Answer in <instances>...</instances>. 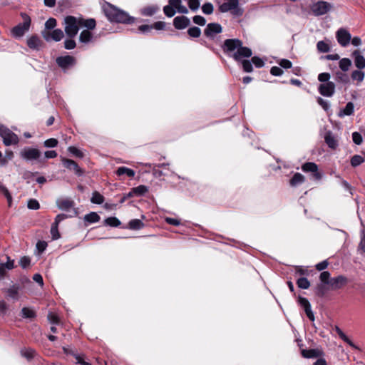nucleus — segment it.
I'll list each match as a JSON object with an SVG mask.
<instances>
[{
  "instance_id": "obj_1",
  "label": "nucleus",
  "mask_w": 365,
  "mask_h": 365,
  "mask_svg": "<svg viewBox=\"0 0 365 365\" xmlns=\"http://www.w3.org/2000/svg\"><path fill=\"white\" fill-rule=\"evenodd\" d=\"M64 31L69 38L75 37L80 28L85 27L88 29H94L96 23L94 19H85L82 17L67 16L64 18Z\"/></svg>"
},
{
  "instance_id": "obj_2",
  "label": "nucleus",
  "mask_w": 365,
  "mask_h": 365,
  "mask_svg": "<svg viewBox=\"0 0 365 365\" xmlns=\"http://www.w3.org/2000/svg\"><path fill=\"white\" fill-rule=\"evenodd\" d=\"M225 48L227 51H237L233 54V58L236 61H240L242 58L250 57L252 52L250 48L242 46V42L238 39H227L224 42Z\"/></svg>"
},
{
  "instance_id": "obj_3",
  "label": "nucleus",
  "mask_w": 365,
  "mask_h": 365,
  "mask_svg": "<svg viewBox=\"0 0 365 365\" xmlns=\"http://www.w3.org/2000/svg\"><path fill=\"white\" fill-rule=\"evenodd\" d=\"M104 12L110 21H116L124 24H130L133 21V19L129 16L127 13L117 9L111 4H108L104 9Z\"/></svg>"
},
{
  "instance_id": "obj_4",
  "label": "nucleus",
  "mask_w": 365,
  "mask_h": 365,
  "mask_svg": "<svg viewBox=\"0 0 365 365\" xmlns=\"http://www.w3.org/2000/svg\"><path fill=\"white\" fill-rule=\"evenodd\" d=\"M240 0H225V1L219 6L220 12H231L235 16H242L243 9L239 6Z\"/></svg>"
},
{
  "instance_id": "obj_5",
  "label": "nucleus",
  "mask_w": 365,
  "mask_h": 365,
  "mask_svg": "<svg viewBox=\"0 0 365 365\" xmlns=\"http://www.w3.org/2000/svg\"><path fill=\"white\" fill-rule=\"evenodd\" d=\"M302 170L304 173H311L312 178L314 180H320L322 178V173L318 169V165L312 162H307L302 165Z\"/></svg>"
},
{
  "instance_id": "obj_6",
  "label": "nucleus",
  "mask_w": 365,
  "mask_h": 365,
  "mask_svg": "<svg viewBox=\"0 0 365 365\" xmlns=\"http://www.w3.org/2000/svg\"><path fill=\"white\" fill-rule=\"evenodd\" d=\"M22 17L24 19V23L16 26L12 29V34L14 36H22L24 34V33L27 31L29 29L31 24L30 17L26 14H22Z\"/></svg>"
},
{
  "instance_id": "obj_7",
  "label": "nucleus",
  "mask_w": 365,
  "mask_h": 365,
  "mask_svg": "<svg viewBox=\"0 0 365 365\" xmlns=\"http://www.w3.org/2000/svg\"><path fill=\"white\" fill-rule=\"evenodd\" d=\"M332 8L331 4L320 1L315 4H314L312 6V11L316 16H322L328 13L330 9Z\"/></svg>"
},
{
  "instance_id": "obj_8",
  "label": "nucleus",
  "mask_w": 365,
  "mask_h": 365,
  "mask_svg": "<svg viewBox=\"0 0 365 365\" xmlns=\"http://www.w3.org/2000/svg\"><path fill=\"white\" fill-rule=\"evenodd\" d=\"M61 161L66 168L69 170H73L77 176L80 177L84 175V170L80 168L78 163L73 160L62 158Z\"/></svg>"
},
{
  "instance_id": "obj_9",
  "label": "nucleus",
  "mask_w": 365,
  "mask_h": 365,
  "mask_svg": "<svg viewBox=\"0 0 365 365\" xmlns=\"http://www.w3.org/2000/svg\"><path fill=\"white\" fill-rule=\"evenodd\" d=\"M41 152L37 148H25L21 151V157L26 160H37L41 156Z\"/></svg>"
},
{
  "instance_id": "obj_10",
  "label": "nucleus",
  "mask_w": 365,
  "mask_h": 365,
  "mask_svg": "<svg viewBox=\"0 0 365 365\" xmlns=\"http://www.w3.org/2000/svg\"><path fill=\"white\" fill-rule=\"evenodd\" d=\"M68 215L66 214H58L56 215L53 223L51 225V234L53 240H58L61 235L58 232V225L63 220L66 219Z\"/></svg>"
},
{
  "instance_id": "obj_11",
  "label": "nucleus",
  "mask_w": 365,
  "mask_h": 365,
  "mask_svg": "<svg viewBox=\"0 0 365 365\" xmlns=\"http://www.w3.org/2000/svg\"><path fill=\"white\" fill-rule=\"evenodd\" d=\"M349 282L348 278L344 275H339L330 279L329 285L333 290L341 289Z\"/></svg>"
},
{
  "instance_id": "obj_12",
  "label": "nucleus",
  "mask_w": 365,
  "mask_h": 365,
  "mask_svg": "<svg viewBox=\"0 0 365 365\" xmlns=\"http://www.w3.org/2000/svg\"><path fill=\"white\" fill-rule=\"evenodd\" d=\"M339 43L342 46H346L351 38L350 33L345 29H339L336 34Z\"/></svg>"
},
{
  "instance_id": "obj_13",
  "label": "nucleus",
  "mask_w": 365,
  "mask_h": 365,
  "mask_svg": "<svg viewBox=\"0 0 365 365\" xmlns=\"http://www.w3.org/2000/svg\"><path fill=\"white\" fill-rule=\"evenodd\" d=\"M42 36L46 41L53 40L55 41H59L64 36L63 32L61 29H55L52 31H43Z\"/></svg>"
},
{
  "instance_id": "obj_14",
  "label": "nucleus",
  "mask_w": 365,
  "mask_h": 365,
  "mask_svg": "<svg viewBox=\"0 0 365 365\" xmlns=\"http://www.w3.org/2000/svg\"><path fill=\"white\" fill-rule=\"evenodd\" d=\"M222 28L220 24L217 23H210L207 25V27L204 30L205 35L208 38H214L217 34L221 33Z\"/></svg>"
},
{
  "instance_id": "obj_15",
  "label": "nucleus",
  "mask_w": 365,
  "mask_h": 365,
  "mask_svg": "<svg viewBox=\"0 0 365 365\" xmlns=\"http://www.w3.org/2000/svg\"><path fill=\"white\" fill-rule=\"evenodd\" d=\"M319 92L326 97H331L335 92V84L333 82L322 83L319 86Z\"/></svg>"
},
{
  "instance_id": "obj_16",
  "label": "nucleus",
  "mask_w": 365,
  "mask_h": 365,
  "mask_svg": "<svg viewBox=\"0 0 365 365\" xmlns=\"http://www.w3.org/2000/svg\"><path fill=\"white\" fill-rule=\"evenodd\" d=\"M190 24V19L185 16H176L173 19V25L177 29H184Z\"/></svg>"
},
{
  "instance_id": "obj_17",
  "label": "nucleus",
  "mask_w": 365,
  "mask_h": 365,
  "mask_svg": "<svg viewBox=\"0 0 365 365\" xmlns=\"http://www.w3.org/2000/svg\"><path fill=\"white\" fill-rule=\"evenodd\" d=\"M74 62L75 58L71 56H61L56 58L57 64L63 69H66L69 66L73 65Z\"/></svg>"
},
{
  "instance_id": "obj_18",
  "label": "nucleus",
  "mask_w": 365,
  "mask_h": 365,
  "mask_svg": "<svg viewBox=\"0 0 365 365\" xmlns=\"http://www.w3.org/2000/svg\"><path fill=\"white\" fill-rule=\"evenodd\" d=\"M335 331L339 335V338L344 342H346L347 344H349L351 348L358 351H361V349L358 346H356L339 327L336 326L335 327Z\"/></svg>"
},
{
  "instance_id": "obj_19",
  "label": "nucleus",
  "mask_w": 365,
  "mask_h": 365,
  "mask_svg": "<svg viewBox=\"0 0 365 365\" xmlns=\"http://www.w3.org/2000/svg\"><path fill=\"white\" fill-rule=\"evenodd\" d=\"M20 285L18 284H14L11 286L9 288L5 290L6 296L12 299L18 300L19 299V291L20 289Z\"/></svg>"
},
{
  "instance_id": "obj_20",
  "label": "nucleus",
  "mask_w": 365,
  "mask_h": 365,
  "mask_svg": "<svg viewBox=\"0 0 365 365\" xmlns=\"http://www.w3.org/2000/svg\"><path fill=\"white\" fill-rule=\"evenodd\" d=\"M168 3L172 7L180 14H187L188 9L186 6L182 4L181 0H169Z\"/></svg>"
},
{
  "instance_id": "obj_21",
  "label": "nucleus",
  "mask_w": 365,
  "mask_h": 365,
  "mask_svg": "<svg viewBox=\"0 0 365 365\" xmlns=\"http://www.w3.org/2000/svg\"><path fill=\"white\" fill-rule=\"evenodd\" d=\"M352 56L354 57L355 66L358 68L362 69L365 68V58L362 55H361L359 51H354L352 53Z\"/></svg>"
},
{
  "instance_id": "obj_22",
  "label": "nucleus",
  "mask_w": 365,
  "mask_h": 365,
  "mask_svg": "<svg viewBox=\"0 0 365 365\" xmlns=\"http://www.w3.org/2000/svg\"><path fill=\"white\" fill-rule=\"evenodd\" d=\"M91 29H86L83 30L79 35V41L83 43H88L93 39V34L90 31Z\"/></svg>"
},
{
  "instance_id": "obj_23",
  "label": "nucleus",
  "mask_w": 365,
  "mask_h": 365,
  "mask_svg": "<svg viewBox=\"0 0 365 365\" xmlns=\"http://www.w3.org/2000/svg\"><path fill=\"white\" fill-rule=\"evenodd\" d=\"M328 287H327V284L319 283L314 287L315 294L320 298L324 297L326 295Z\"/></svg>"
},
{
  "instance_id": "obj_24",
  "label": "nucleus",
  "mask_w": 365,
  "mask_h": 365,
  "mask_svg": "<svg viewBox=\"0 0 365 365\" xmlns=\"http://www.w3.org/2000/svg\"><path fill=\"white\" fill-rule=\"evenodd\" d=\"M58 207L61 210H68L74 206V202L68 199H62L57 202Z\"/></svg>"
},
{
  "instance_id": "obj_25",
  "label": "nucleus",
  "mask_w": 365,
  "mask_h": 365,
  "mask_svg": "<svg viewBox=\"0 0 365 365\" xmlns=\"http://www.w3.org/2000/svg\"><path fill=\"white\" fill-rule=\"evenodd\" d=\"M115 173L118 176L126 175L129 178H133L135 174V173L133 170L126 168V167H119L117 169Z\"/></svg>"
},
{
  "instance_id": "obj_26",
  "label": "nucleus",
  "mask_w": 365,
  "mask_h": 365,
  "mask_svg": "<svg viewBox=\"0 0 365 365\" xmlns=\"http://www.w3.org/2000/svg\"><path fill=\"white\" fill-rule=\"evenodd\" d=\"M21 355L28 361H31L36 354V351L31 348H24L20 351Z\"/></svg>"
},
{
  "instance_id": "obj_27",
  "label": "nucleus",
  "mask_w": 365,
  "mask_h": 365,
  "mask_svg": "<svg viewBox=\"0 0 365 365\" xmlns=\"http://www.w3.org/2000/svg\"><path fill=\"white\" fill-rule=\"evenodd\" d=\"M304 181V176L299 173H296L290 179L289 183L292 186H297V185L303 183Z\"/></svg>"
},
{
  "instance_id": "obj_28",
  "label": "nucleus",
  "mask_w": 365,
  "mask_h": 365,
  "mask_svg": "<svg viewBox=\"0 0 365 365\" xmlns=\"http://www.w3.org/2000/svg\"><path fill=\"white\" fill-rule=\"evenodd\" d=\"M41 40L36 36H33L27 41V45L30 48L38 49L41 46Z\"/></svg>"
},
{
  "instance_id": "obj_29",
  "label": "nucleus",
  "mask_w": 365,
  "mask_h": 365,
  "mask_svg": "<svg viewBox=\"0 0 365 365\" xmlns=\"http://www.w3.org/2000/svg\"><path fill=\"white\" fill-rule=\"evenodd\" d=\"M144 223L139 219H133L128 222V228L133 230H138L144 227Z\"/></svg>"
},
{
  "instance_id": "obj_30",
  "label": "nucleus",
  "mask_w": 365,
  "mask_h": 365,
  "mask_svg": "<svg viewBox=\"0 0 365 365\" xmlns=\"http://www.w3.org/2000/svg\"><path fill=\"white\" fill-rule=\"evenodd\" d=\"M301 354L304 358L307 359L316 358L319 356V351L314 349H302Z\"/></svg>"
},
{
  "instance_id": "obj_31",
  "label": "nucleus",
  "mask_w": 365,
  "mask_h": 365,
  "mask_svg": "<svg viewBox=\"0 0 365 365\" xmlns=\"http://www.w3.org/2000/svg\"><path fill=\"white\" fill-rule=\"evenodd\" d=\"M354 103L351 102H349L345 108L341 110L339 113V117H343L344 115H351L354 113Z\"/></svg>"
},
{
  "instance_id": "obj_32",
  "label": "nucleus",
  "mask_w": 365,
  "mask_h": 365,
  "mask_svg": "<svg viewBox=\"0 0 365 365\" xmlns=\"http://www.w3.org/2000/svg\"><path fill=\"white\" fill-rule=\"evenodd\" d=\"M100 219V216L95 212H91L84 217V220L89 223L98 222Z\"/></svg>"
},
{
  "instance_id": "obj_33",
  "label": "nucleus",
  "mask_w": 365,
  "mask_h": 365,
  "mask_svg": "<svg viewBox=\"0 0 365 365\" xmlns=\"http://www.w3.org/2000/svg\"><path fill=\"white\" fill-rule=\"evenodd\" d=\"M104 225L117 227L121 225V222L116 217H109L104 220Z\"/></svg>"
},
{
  "instance_id": "obj_34",
  "label": "nucleus",
  "mask_w": 365,
  "mask_h": 365,
  "mask_svg": "<svg viewBox=\"0 0 365 365\" xmlns=\"http://www.w3.org/2000/svg\"><path fill=\"white\" fill-rule=\"evenodd\" d=\"M148 191V189L147 186L140 185L138 187H135L132 188V193H135V196H143Z\"/></svg>"
},
{
  "instance_id": "obj_35",
  "label": "nucleus",
  "mask_w": 365,
  "mask_h": 365,
  "mask_svg": "<svg viewBox=\"0 0 365 365\" xmlns=\"http://www.w3.org/2000/svg\"><path fill=\"white\" fill-rule=\"evenodd\" d=\"M68 151L75 158H83L84 157L83 152L75 146H69Z\"/></svg>"
},
{
  "instance_id": "obj_36",
  "label": "nucleus",
  "mask_w": 365,
  "mask_h": 365,
  "mask_svg": "<svg viewBox=\"0 0 365 365\" xmlns=\"http://www.w3.org/2000/svg\"><path fill=\"white\" fill-rule=\"evenodd\" d=\"M21 314L22 317L26 319H34L36 317L35 311L28 307L22 308Z\"/></svg>"
},
{
  "instance_id": "obj_37",
  "label": "nucleus",
  "mask_w": 365,
  "mask_h": 365,
  "mask_svg": "<svg viewBox=\"0 0 365 365\" xmlns=\"http://www.w3.org/2000/svg\"><path fill=\"white\" fill-rule=\"evenodd\" d=\"M0 192L5 196L8 201L9 206L10 207L11 205L12 202V196L11 193L9 192V190L6 187H5L1 182H0Z\"/></svg>"
},
{
  "instance_id": "obj_38",
  "label": "nucleus",
  "mask_w": 365,
  "mask_h": 365,
  "mask_svg": "<svg viewBox=\"0 0 365 365\" xmlns=\"http://www.w3.org/2000/svg\"><path fill=\"white\" fill-rule=\"evenodd\" d=\"M339 66L343 71H347L351 66V61L349 58H344L339 61Z\"/></svg>"
},
{
  "instance_id": "obj_39",
  "label": "nucleus",
  "mask_w": 365,
  "mask_h": 365,
  "mask_svg": "<svg viewBox=\"0 0 365 365\" xmlns=\"http://www.w3.org/2000/svg\"><path fill=\"white\" fill-rule=\"evenodd\" d=\"M91 201L92 203L101 205L104 202V197L98 192L95 191L93 192Z\"/></svg>"
},
{
  "instance_id": "obj_40",
  "label": "nucleus",
  "mask_w": 365,
  "mask_h": 365,
  "mask_svg": "<svg viewBox=\"0 0 365 365\" xmlns=\"http://www.w3.org/2000/svg\"><path fill=\"white\" fill-rule=\"evenodd\" d=\"M296 283L300 289H307L310 287V282L306 277L299 278Z\"/></svg>"
},
{
  "instance_id": "obj_41",
  "label": "nucleus",
  "mask_w": 365,
  "mask_h": 365,
  "mask_svg": "<svg viewBox=\"0 0 365 365\" xmlns=\"http://www.w3.org/2000/svg\"><path fill=\"white\" fill-rule=\"evenodd\" d=\"M317 48L319 52L322 53L329 52L330 50V46L329 43L324 41H319L317 44Z\"/></svg>"
},
{
  "instance_id": "obj_42",
  "label": "nucleus",
  "mask_w": 365,
  "mask_h": 365,
  "mask_svg": "<svg viewBox=\"0 0 365 365\" xmlns=\"http://www.w3.org/2000/svg\"><path fill=\"white\" fill-rule=\"evenodd\" d=\"M0 137H17L16 134L12 133L7 128L0 125Z\"/></svg>"
},
{
  "instance_id": "obj_43",
  "label": "nucleus",
  "mask_w": 365,
  "mask_h": 365,
  "mask_svg": "<svg viewBox=\"0 0 365 365\" xmlns=\"http://www.w3.org/2000/svg\"><path fill=\"white\" fill-rule=\"evenodd\" d=\"M364 159L362 156L355 155L351 158V165L353 167H356L364 163Z\"/></svg>"
},
{
  "instance_id": "obj_44",
  "label": "nucleus",
  "mask_w": 365,
  "mask_h": 365,
  "mask_svg": "<svg viewBox=\"0 0 365 365\" xmlns=\"http://www.w3.org/2000/svg\"><path fill=\"white\" fill-rule=\"evenodd\" d=\"M187 34H189L190 36L191 37H193V38H197L200 36L201 34V30L200 28L198 27H196V26H193V27H191L188 30H187Z\"/></svg>"
},
{
  "instance_id": "obj_45",
  "label": "nucleus",
  "mask_w": 365,
  "mask_h": 365,
  "mask_svg": "<svg viewBox=\"0 0 365 365\" xmlns=\"http://www.w3.org/2000/svg\"><path fill=\"white\" fill-rule=\"evenodd\" d=\"M351 78L353 80L361 82L364 78V73L361 71H354L351 73Z\"/></svg>"
},
{
  "instance_id": "obj_46",
  "label": "nucleus",
  "mask_w": 365,
  "mask_h": 365,
  "mask_svg": "<svg viewBox=\"0 0 365 365\" xmlns=\"http://www.w3.org/2000/svg\"><path fill=\"white\" fill-rule=\"evenodd\" d=\"M320 281L322 283L327 284L329 285L330 282V273L327 271H324L320 274L319 276Z\"/></svg>"
},
{
  "instance_id": "obj_47",
  "label": "nucleus",
  "mask_w": 365,
  "mask_h": 365,
  "mask_svg": "<svg viewBox=\"0 0 365 365\" xmlns=\"http://www.w3.org/2000/svg\"><path fill=\"white\" fill-rule=\"evenodd\" d=\"M27 207L30 210H38L40 208V204L36 199H30L28 201Z\"/></svg>"
},
{
  "instance_id": "obj_48",
  "label": "nucleus",
  "mask_w": 365,
  "mask_h": 365,
  "mask_svg": "<svg viewBox=\"0 0 365 365\" xmlns=\"http://www.w3.org/2000/svg\"><path fill=\"white\" fill-rule=\"evenodd\" d=\"M158 7L155 6H148L144 8L142 13L145 16H150L153 15L158 11Z\"/></svg>"
},
{
  "instance_id": "obj_49",
  "label": "nucleus",
  "mask_w": 365,
  "mask_h": 365,
  "mask_svg": "<svg viewBox=\"0 0 365 365\" xmlns=\"http://www.w3.org/2000/svg\"><path fill=\"white\" fill-rule=\"evenodd\" d=\"M48 319L50 322V323L53 324L58 325L60 324V318L58 316L54 313L50 312L48 314Z\"/></svg>"
},
{
  "instance_id": "obj_50",
  "label": "nucleus",
  "mask_w": 365,
  "mask_h": 365,
  "mask_svg": "<svg viewBox=\"0 0 365 365\" xmlns=\"http://www.w3.org/2000/svg\"><path fill=\"white\" fill-rule=\"evenodd\" d=\"M163 11H164V14L168 17H173L176 13V11L170 4L164 6Z\"/></svg>"
},
{
  "instance_id": "obj_51",
  "label": "nucleus",
  "mask_w": 365,
  "mask_h": 365,
  "mask_svg": "<svg viewBox=\"0 0 365 365\" xmlns=\"http://www.w3.org/2000/svg\"><path fill=\"white\" fill-rule=\"evenodd\" d=\"M31 259L28 256L22 257L19 260V264L23 269H26L30 266Z\"/></svg>"
},
{
  "instance_id": "obj_52",
  "label": "nucleus",
  "mask_w": 365,
  "mask_h": 365,
  "mask_svg": "<svg viewBox=\"0 0 365 365\" xmlns=\"http://www.w3.org/2000/svg\"><path fill=\"white\" fill-rule=\"evenodd\" d=\"M214 10L213 5L211 3H205L202 6V11L205 14H212Z\"/></svg>"
},
{
  "instance_id": "obj_53",
  "label": "nucleus",
  "mask_w": 365,
  "mask_h": 365,
  "mask_svg": "<svg viewBox=\"0 0 365 365\" xmlns=\"http://www.w3.org/2000/svg\"><path fill=\"white\" fill-rule=\"evenodd\" d=\"M336 79L337 81L342 83H347L349 81L347 75L340 71L336 73Z\"/></svg>"
},
{
  "instance_id": "obj_54",
  "label": "nucleus",
  "mask_w": 365,
  "mask_h": 365,
  "mask_svg": "<svg viewBox=\"0 0 365 365\" xmlns=\"http://www.w3.org/2000/svg\"><path fill=\"white\" fill-rule=\"evenodd\" d=\"M327 145L331 149L334 150L338 146V141L336 138H324Z\"/></svg>"
},
{
  "instance_id": "obj_55",
  "label": "nucleus",
  "mask_w": 365,
  "mask_h": 365,
  "mask_svg": "<svg viewBox=\"0 0 365 365\" xmlns=\"http://www.w3.org/2000/svg\"><path fill=\"white\" fill-rule=\"evenodd\" d=\"M309 272L310 271L308 269L304 268L300 266H297L295 268V273L301 276H308L309 274Z\"/></svg>"
},
{
  "instance_id": "obj_56",
  "label": "nucleus",
  "mask_w": 365,
  "mask_h": 365,
  "mask_svg": "<svg viewBox=\"0 0 365 365\" xmlns=\"http://www.w3.org/2000/svg\"><path fill=\"white\" fill-rule=\"evenodd\" d=\"M297 302L298 304L302 307H303V309L304 308H307V307H309L310 304L309 302L308 301V299L305 297H302L301 296H299L298 297V299H297Z\"/></svg>"
},
{
  "instance_id": "obj_57",
  "label": "nucleus",
  "mask_w": 365,
  "mask_h": 365,
  "mask_svg": "<svg viewBox=\"0 0 365 365\" xmlns=\"http://www.w3.org/2000/svg\"><path fill=\"white\" fill-rule=\"evenodd\" d=\"M192 19H193V22L195 24H197L200 26H205L206 24L205 19L203 16H200V15L195 16Z\"/></svg>"
},
{
  "instance_id": "obj_58",
  "label": "nucleus",
  "mask_w": 365,
  "mask_h": 365,
  "mask_svg": "<svg viewBox=\"0 0 365 365\" xmlns=\"http://www.w3.org/2000/svg\"><path fill=\"white\" fill-rule=\"evenodd\" d=\"M58 144V140L56 138H48L44 142V146L47 148H53L56 147Z\"/></svg>"
},
{
  "instance_id": "obj_59",
  "label": "nucleus",
  "mask_w": 365,
  "mask_h": 365,
  "mask_svg": "<svg viewBox=\"0 0 365 365\" xmlns=\"http://www.w3.org/2000/svg\"><path fill=\"white\" fill-rule=\"evenodd\" d=\"M56 26V20L53 18L48 19L45 23L46 29H52Z\"/></svg>"
},
{
  "instance_id": "obj_60",
  "label": "nucleus",
  "mask_w": 365,
  "mask_h": 365,
  "mask_svg": "<svg viewBox=\"0 0 365 365\" xmlns=\"http://www.w3.org/2000/svg\"><path fill=\"white\" fill-rule=\"evenodd\" d=\"M243 69L245 72L250 73L252 71V66L250 61L244 60L242 62Z\"/></svg>"
},
{
  "instance_id": "obj_61",
  "label": "nucleus",
  "mask_w": 365,
  "mask_h": 365,
  "mask_svg": "<svg viewBox=\"0 0 365 365\" xmlns=\"http://www.w3.org/2000/svg\"><path fill=\"white\" fill-rule=\"evenodd\" d=\"M64 47L66 49H73L76 47V42L74 40L72 39V38H70L69 39H66L64 41Z\"/></svg>"
},
{
  "instance_id": "obj_62",
  "label": "nucleus",
  "mask_w": 365,
  "mask_h": 365,
  "mask_svg": "<svg viewBox=\"0 0 365 365\" xmlns=\"http://www.w3.org/2000/svg\"><path fill=\"white\" fill-rule=\"evenodd\" d=\"M153 29V26L151 25H141L138 27V30L143 34L150 33Z\"/></svg>"
},
{
  "instance_id": "obj_63",
  "label": "nucleus",
  "mask_w": 365,
  "mask_h": 365,
  "mask_svg": "<svg viewBox=\"0 0 365 365\" xmlns=\"http://www.w3.org/2000/svg\"><path fill=\"white\" fill-rule=\"evenodd\" d=\"M330 74L329 73H322L318 76V80L324 83L330 82Z\"/></svg>"
},
{
  "instance_id": "obj_64",
  "label": "nucleus",
  "mask_w": 365,
  "mask_h": 365,
  "mask_svg": "<svg viewBox=\"0 0 365 365\" xmlns=\"http://www.w3.org/2000/svg\"><path fill=\"white\" fill-rule=\"evenodd\" d=\"M76 364L78 365H92L91 363L85 361V355L82 354L81 356H76Z\"/></svg>"
}]
</instances>
